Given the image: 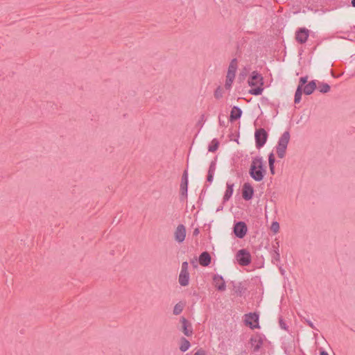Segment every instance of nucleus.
<instances>
[{
  "mask_svg": "<svg viewBox=\"0 0 355 355\" xmlns=\"http://www.w3.org/2000/svg\"><path fill=\"white\" fill-rule=\"evenodd\" d=\"M266 172V166L263 159L259 157L254 158L249 171L251 178L257 182H260L263 179Z\"/></svg>",
  "mask_w": 355,
  "mask_h": 355,
  "instance_id": "f257e3e1",
  "label": "nucleus"
},
{
  "mask_svg": "<svg viewBox=\"0 0 355 355\" xmlns=\"http://www.w3.org/2000/svg\"><path fill=\"white\" fill-rule=\"evenodd\" d=\"M250 87L249 93L252 95H260L263 91V80L262 76L257 71H252L248 80Z\"/></svg>",
  "mask_w": 355,
  "mask_h": 355,
  "instance_id": "f03ea898",
  "label": "nucleus"
},
{
  "mask_svg": "<svg viewBox=\"0 0 355 355\" xmlns=\"http://www.w3.org/2000/svg\"><path fill=\"white\" fill-rule=\"evenodd\" d=\"M289 141V132H284L279 137L277 145L276 146V152L279 158L282 159L284 157Z\"/></svg>",
  "mask_w": 355,
  "mask_h": 355,
  "instance_id": "7ed1b4c3",
  "label": "nucleus"
},
{
  "mask_svg": "<svg viewBox=\"0 0 355 355\" xmlns=\"http://www.w3.org/2000/svg\"><path fill=\"white\" fill-rule=\"evenodd\" d=\"M238 64L236 60H232L230 62L225 83V87L227 89H230L235 78L236 72L237 70Z\"/></svg>",
  "mask_w": 355,
  "mask_h": 355,
  "instance_id": "20e7f679",
  "label": "nucleus"
},
{
  "mask_svg": "<svg viewBox=\"0 0 355 355\" xmlns=\"http://www.w3.org/2000/svg\"><path fill=\"white\" fill-rule=\"evenodd\" d=\"M236 259L241 266H248L251 262V255L248 250L242 249L237 252Z\"/></svg>",
  "mask_w": 355,
  "mask_h": 355,
  "instance_id": "39448f33",
  "label": "nucleus"
},
{
  "mask_svg": "<svg viewBox=\"0 0 355 355\" xmlns=\"http://www.w3.org/2000/svg\"><path fill=\"white\" fill-rule=\"evenodd\" d=\"M245 324L251 329H259V315L257 313H248L245 315Z\"/></svg>",
  "mask_w": 355,
  "mask_h": 355,
  "instance_id": "423d86ee",
  "label": "nucleus"
},
{
  "mask_svg": "<svg viewBox=\"0 0 355 355\" xmlns=\"http://www.w3.org/2000/svg\"><path fill=\"white\" fill-rule=\"evenodd\" d=\"M257 147L263 146L267 140V132L262 128L257 130L254 134Z\"/></svg>",
  "mask_w": 355,
  "mask_h": 355,
  "instance_id": "0eeeda50",
  "label": "nucleus"
},
{
  "mask_svg": "<svg viewBox=\"0 0 355 355\" xmlns=\"http://www.w3.org/2000/svg\"><path fill=\"white\" fill-rule=\"evenodd\" d=\"M186 228L183 225H179L174 231V238L178 243H182L186 238Z\"/></svg>",
  "mask_w": 355,
  "mask_h": 355,
  "instance_id": "6e6552de",
  "label": "nucleus"
},
{
  "mask_svg": "<svg viewBox=\"0 0 355 355\" xmlns=\"http://www.w3.org/2000/svg\"><path fill=\"white\" fill-rule=\"evenodd\" d=\"M263 343V338L259 335H254L250 339V348L253 352H258Z\"/></svg>",
  "mask_w": 355,
  "mask_h": 355,
  "instance_id": "1a4fd4ad",
  "label": "nucleus"
},
{
  "mask_svg": "<svg viewBox=\"0 0 355 355\" xmlns=\"http://www.w3.org/2000/svg\"><path fill=\"white\" fill-rule=\"evenodd\" d=\"M247 226L243 222L237 223L234 227V232L238 238H243L247 233Z\"/></svg>",
  "mask_w": 355,
  "mask_h": 355,
  "instance_id": "9d476101",
  "label": "nucleus"
},
{
  "mask_svg": "<svg viewBox=\"0 0 355 355\" xmlns=\"http://www.w3.org/2000/svg\"><path fill=\"white\" fill-rule=\"evenodd\" d=\"M254 194V189L250 183H245L242 187V196L246 200H250Z\"/></svg>",
  "mask_w": 355,
  "mask_h": 355,
  "instance_id": "9b49d317",
  "label": "nucleus"
},
{
  "mask_svg": "<svg viewBox=\"0 0 355 355\" xmlns=\"http://www.w3.org/2000/svg\"><path fill=\"white\" fill-rule=\"evenodd\" d=\"M182 324V331L187 336H191L193 334L191 323L185 318H181L180 320Z\"/></svg>",
  "mask_w": 355,
  "mask_h": 355,
  "instance_id": "f8f14e48",
  "label": "nucleus"
},
{
  "mask_svg": "<svg viewBox=\"0 0 355 355\" xmlns=\"http://www.w3.org/2000/svg\"><path fill=\"white\" fill-rule=\"evenodd\" d=\"M309 35V30L305 28H302L296 32L295 38L299 42L303 43L306 41Z\"/></svg>",
  "mask_w": 355,
  "mask_h": 355,
  "instance_id": "ddd939ff",
  "label": "nucleus"
},
{
  "mask_svg": "<svg viewBox=\"0 0 355 355\" xmlns=\"http://www.w3.org/2000/svg\"><path fill=\"white\" fill-rule=\"evenodd\" d=\"M213 284L217 290L224 291L226 288L225 282L222 277L215 275L213 278Z\"/></svg>",
  "mask_w": 355,
  "mask_h": 355,
  "instance_id": "4468645a",
  "label": "nucleus"
},
{
  "mask_svg": "<svg viewBox=\"0 0 355 355\" xmlns=\"http://www.w3.org/2000/svg\"><path fill=\"white\" fill-rule=\"evenodd\" d=\"M178 282L182 286H188L189 284V272H180Z\"/></svg>",
  "mask_w": 355,
  "mask_h": 355,
  "instance_id": "2eb2a0df",
  "label": "nucleus"
},
{
  "mask_svg": "<svg viewBox=\"0 0 355 355\" xmlns=\"http://www.w3.org/2000/svg\"><path fill=\"white\" fill-rule=\"evenodd\" d=\"M316 88V83L313 80L302 87L303 93L306 95L311 94Z\"/></svg>",
  "mask_w": 355,
  "mask_h": 355,
  "instance_id": "dca6fc26",
  "label": "nucleus"
},
{
  "mask_svg": "<svg viewBox=\"0 0 355 355\" xmlns=\"http://www.w3.org/2000/svg\"><path fill=\"white\" fill-rule=\"evenodd\" d=\"M211 262V257L210 255L205 252H202L199 257V263L202 266H208Z\"/></svg>",
  "mask_w": 355,
  "mask_h": 355,
  "instance_id": "f3484780",
  "label": "nucleus"
},
{
  "mask_svg": "<svg viewBox=\"0 0 355 355\" xmlns=\"http://www.w3.org/2000/svg\"><path fill=\"white\" fill-rule=\"evenodd\" d=\"M241 114H242V111L241 110L240 108H239L237 107H234L231 111L230 120L234 121V120L239 119L241 116Z\"/></svg>",
  "mask_w": 355,
  "mask_h": 355,
  "instance_id": "a211bd4d",
  "label": "nucleus"
},
{
  "mask_svg": "<svg viewBox=\"0 0 355 355\" xmlns=\"http://www.w3.org/2000/svg\"><path fill=\"white\" fill-rule=\"evenodd\" d=\"M191 345L190 343L184 338H182L180 342V349L181 352H186L187 351Z\"/></svg>",
  "mask_w": 355,
  "mask_h": 355,
  "instance_id": "6ab92c4d",
  "label": "nucleus"
},
{
  "mask_svg": "<svg viewBox=\"0 0 355 355\" xmlns=\"http://www.w3.org/2000/svg\"><path fill=\"white\" fill-rule=\"evenodd\" d=\"M232 193H233V185L227 184V189H226V191H225L224 196H223L224 200L225 201L228 200L230 198V197L232 196Z\"/></svg>",
  "mask_w": 355,
  "mask_h": 355,
  "instance_id": "aec40b11",
  "label": "nucleus"
},
{
  "mask_svg": "<svg viewBox=\"0 0 355 355\" xmlns=\"http://www.w3.org/2000/svg\"><path fill=\"white\" fill-rule=\"evenodd\" d=\"M275 162V155L273 153H270L268 157V164H269L270 171L272 175L275 174V166H274Z\"/></svg>",
  "mask_w": 355,
  "mask_h": 355,
  "instance_id": "412c9836",
  "label": "nucleus"
},
{
  "mask_svg": "<svg viewBox=\"0 0 355 355\" xmlns=\"http://www.w3.org/2000/svg\"><path fill=\"white\" fill-rule=\"evenodd\" d=\"M249 73V69L247 67H243L241 69L238 79L240 82H243L245 80V78L247 77L248 74Z\"/></svg>",
  "mask_w": 355,
  "mask_h": 355,
  "instance_id": "4be33fe9",
  "label": "nucleus"
},
{
  "mask_svg": "<svg viewBox=\"0 0 355 355\" xmlns=\"http://www.w3.org/2000/svg\"><path fill=\"white\" fill-rule=\"evenodd\" d=\"M184 307V304L182 302L176 304L173 308V314L176 315L180 314L182 312Z\"/></svg>",
  "mask_w": 355,
  "mask_h": 355,
  "instance_id": "5701e85b",
  "label": "nucleus"
},
{
  "mask_svg": "<svg viewBox=\"0 0 355 355\" xmlns=\"http://www.w3.org/2000/svg\"><path fill=\"white\" fill-rule=\"evenodd\" d=\"M303 90L302 86H298L295 94L294 101L295 103H299L301 101V96L302 94Z\"/></svg>",
  "mask_w": 355,
  "mask_h": 355,
  "instance_id": "b1692460",
  "label": "nucleus"
},
{
  "mask_svg": "<svg viewBox=\"0 0 355 355\" xmlns=\"http://www.w3.org/2000/svg\"><path fill=\"white\" fill-rule=\"evenodd\" d=\"M318 89L322 93H327L330 90V86L327 83H320Z\"/></svg>",
  "mask_w": 355,
  "mask_h": 355,
  "instance_id": "393cba45",
  "label": "nucleus"
},
{
  "mask_svg": "<svg viewBox=\"0 0 355 355\" xmlns=\"http://www.w3.org/2000/svg\"><path fill=\"white\" fill-rule=\"evenodd\" d=\"M270 230L274 234H277V232H279V224L277 222H276V221L272 222V224H271V226H270Z\"/></svg>",
  "mask_w": 355,
  "mask_h": 355,
  "instance_id": "a878e982",
  "label": "nucleus"
},
{
  "mask_svg": "<svg viewBox=\"0 0 355 355\" xmlns=\"http://www.w3.org/2000/svg\"><path fill=\"white\" fill-rule=\"evenodd\" d=\"M218 148V142L216 140H213L209 146V151L214 152Z\"/></svg>",
  "mask_w": 355,
  "mask_h": 355,
  "instance_id": "bb28decb",
  "label": "nucleus"
},
{
  "mask_svg": "<svg viewBox=\"0 0 355 355\" xmlns=\"http://www.w3.org/2000/svg\"><path fill=\"white\" fill-rule=\"evenodd\" d=\"M187 184H188V181H187V178H185L184 182H183L181 184V191L183 194H185L187 191Z\"/></svg>",
  "mask_w": 355,
  "mask_h": 355,
  "instance_id": "cd10ccee",
  "label": "nucleus"
},
{
  "mask_svg": "<svg viewBox=\"0 0 355 355\" xmlns=\"http://www.w3.org/2000/svg\"><path fill=\"white\" fill-rule=\"evenodd\" d=\"M180 272H189V264L187 261L182 263Z\"/></svg>",
  "mask_w": 355,
  "mask_h": 355,
  "instance_id": "c85d7f7f",
  "label": "nucleus"
},
{
  "mask_svg": "<svg viewBox=\"0 0 355 355\" xmlns=\"http://www.w3.org/2000/svg\"><path fill=\"white\" fill-rule=\"evenodd\" d=\"M214 171V166H211L209 171V175H208V181L211 182L212 180L213 173Z\"/></svg>",
  "mask_w": 355,
  "mask_h": 355,
  "instance_id": "c756f323",
  "label": "nucleus"
},
{
  "mask_svg": "<svg viewBox=\"0 0 355 355\" xmlns=\"http://www.w3.org/2000/svg\"><path fill=\"white\" fill-rule=\"evenodd\" d=\"M307 83V78L306 77H302L300 80V83L298 86H302V88L305 85V84Z\"/></svg>",
  "mask_w": 355,
  "mask_h": 355,
  "instance_id": "7c9ffc66",
  "label": "nucleus"
},
{
  "mask_svg": "<svg viewBox=\"0 0 355 355\" xmlns=\"http://www.w3.org/2000/svg\"><path fill=\"white\" fill-rule=\"evenodd\" d=\"M193 355H207V352L202 349H199Z\"/></svg>",
  "mask_w": 355,
  "mask_h": 355,
  "instance_id": "2f4dec72",
  "label": "nucleus"
},
{
  "mask_svg": "<svg viewBox=\"0 0 355 355\" xmlns=\"http://www.w3.org/2000/svg\"><path fill=\"white\" fill-rule=\"evenodd\" d=\"M219 90H220V89H218V90L216 92V93H215V96H216V98H220V97L221 96V94H220V93L219 92Z\"/></svg>",
  "mask_w": 355,
  "mask_h": 355,
  "instance_id": "473e14b6",
  "label": "nucleus"
},
{
  "mask_svg": "<svg viewBox=\"0 0 355 355\" xmlns=\"http://www.w3.org/2000/svg\"><path fill=\"white\" fill-rule=\"evenodd\" d=\"M199 234V230L198 228L195 229L193 231V235L197 236Z\"/></svg>",
  "mask_w": 355,
  "mask_h": 355,
  "instance_id": "72a5a7b5",
  "label": "nucleus"
},
{
  "mask_svg": "<svg viewBox=\"0 0 355 355\" xmlns=\"http://www.w3.org/2000/svg\"><path fill=\"white\" fill-rule=\"evenodd\" d=\"M320 355H329V354L326 352L322 351V352H320Z\"/></svg>",
  "mask_w": 355,
  "mask_h": 355,
  "instance_id": "f704fd0d",
  "label": "nucleus"
},
{
  "mask_svg": "<svg viewBox=\"0 0 355 355\" xmlns=\"http://www.w3.org/2000/svg\"><path fill=\"white\" fill-rule=\"evenodd\" d=\"M352 4L354 7H355V0H352Z\"/></svg>",
  "mask_w": 355,
  "mask_h": 355,
  "instance_id": "c9c22d12",
  "label": "nucleus"
}]
</instances>
